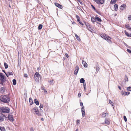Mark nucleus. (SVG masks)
<instances>
[{
  "mask_svg": "<svg viewBox=\"0 0 131 131\" xmlns=\"http://www.w3.org/2000/svg\"><path fill=\"white\" fill-rule=\"evenodd\" d=\"M0 100L4 103H9L10 101V98L8 95H2L0 96Z\"/></svg>",
  "mask_w": 131,
  "mask_h": 131,
  "instance_id": "obj_1",
  "label": "nucleus"
},
{
  "mask_svg": "<svg viewBox=\"0 0 131 131\" xmlns=\"http://www.w3.org/2000/svg\"><path fill=\"white\" fill-rule=\"evenodd\" d=\"M0 111L1 113H7L9 112L10 109L7 107H3L0 108Z\"/></svg>",
  "mask_w": 131,
  "mask_h": 131,
  "instance_id": "obj_2",
  "label": "nucleus"
},
{
  "mask_svg": "<svg viewBox=\"0 0 131 131\" xmlns=\"http://www.w3.org/2000/svg\"><path fill=\"white\" fill-rule=\"evenodd\" d=\"M0 80L1 82L0 83L3 84V83L5 81V80L3 74L2 73H0Z\"/></svg>",
  "mask_w": 131,
  "mask_h": 131,
  "instance_id": "obj_3",
  "label": "nucleus"
},
{
  "mask_svg": "<svg viewBox=\"0 0 131 131\" xmlns=\"http://www.w3.org/2000/svg\"><path fill=\"white\" fill-rule=\"evenodd\" d=\"M35 76H34L35 79V81L37 82H38L39 81V77L40 76L38 72H36L35 73Z\"/></svg>",
  "mask_w": 131,
  "mask_h": 131,
  "instance_id": "obj_4",
  "label": "nucleus"
},
{
  "mask_svg": "<svg viewBox=\"0 0 131 131\" xmlns=\"http://www.w3.org/2000/svg\"><path fill=\"white\" fill-rule=\"evenodd\" d=\"M32 112L34 114H38L39 113V111L38 108L36 107L33 108L32 110Z\"/></svg>",
  "mask_w": 131,
  "mask_h": 131,
  "instance_id": "obj_5",
  "label": "nucleus"
},
{
  "mask_svg": "<svg viewBox=\"0 0 131 131\" xmlns=\"http://www.w3.org/2000/svg\"><path fill=\"white\" fill-rule=\"evenodd\" d=\"M96 3L98 4H102L104 2V0H93Z\"/></svg>",
  "mask_w": 131,
  "mask_h": 131,
  "instance_id": "obj_6",
  "label": "nucleus"
},
{
  "mask_svg": "<svg viewBox=\"0 0 131 131\" xmlns=\"http://www.w3.org/2000/svg\"><path fill=\"white\" fill-rule=\"evenodd\" d=\"M81 110V112H82V117H83L85 116V115L84 107V106H82V107Z\"/></svg>",
  "mask_w": 131,
  "mask_h": 131,
  "instance_id": "obj_7",
  "label": "nucleus"
},
{
  "mask_svg": "<svg viewBox=\"0 0 131 131\" xmlns=\"http://www.w3.org/2000/svg\"><path fill=\"white\" fill-rule=\"evenodd\" d=\"M8 118L9 120L11 122H13L14 121V119L13 117V116L12 115H9L8 116Z\"/></svg>",
  "mask_w": 131,
  "mask_h": 131,
  "instance_id": "obj_8",
  "label": "nucleus"
},
{
  "mask_svg": "<svg viewBox=\"0 0 131 131\" xmlns=\"http://www.w3.org/2000/svg\"><path fill=\"white\" fill-rule=\"evenodd\" d=\"M79 67L78 66H76L75 67V69L74 72V74L77 75L79 71Z\"/></svg>",
  "mask_w": 131,
  "mask_h": 131,
  "instance_id": "obj_9",
  "label": "nucleus"
},
{
  "mask_svg": "<svg viewBox=\"0 0 131 131\" xmlns=\"http://www.w3.org/2000/svg\"><path fill=\"white\" fill-rule=\"evenodd\" d=\"M121 94L123 95H127L130 94V92H121Z\"/></svg>",
  "mask_w": 131,
  "mask_h": 131,
  "instance_id": "obj_10",
  "label": "nucleus"
},
{
  "mask_svg": "<svg viewBox=\"0 0 131 131\" xmlns=\"http://www.w3.org/2000/svg\"><path fill=\"white\" fill-rule=\"evenodd\" d=\"M82 63L83 65L85 68H87L88 67V65L86 62L84 60H82Z\"/></svg>",
  "mask_w": 131,
  "mask_h": 131,
  "instance_id": "obj_11",
  "label": "nucleus"
},
{
  "mask_svg": "<svg viewBox=\"0 0 131 131\" xmlns=\"http://www.w3.org/2000/svg\"><path fill=\"white\" fill-rule=\"evenodd\" d=\"M55 5L57 7L60 8L62 9V6L57 3H55Z\"/></svg>",
  "mask_w": 131,
  "mask_h": 131,
  "instance_id": "obj_12",
  "label": "nucleus"
},
{
  "mask_svg": "<svg viewBox=\"0 0 131 131\" xmlns=\"http://www.w3.org/2000/svg\"><path fill=\"white\" fill-rule=\"evenodd\" d=\"M5 74L7 77L9 75H13V73L12 72H8L7 73H5Z\"/></svg>",
  "mask_w": 131,
  "mask_h": 131,
  "instance_id": "obj_13",
  "label": "nucleus"
},
{
  "mask_svg": "<svg viewBox=\"0 0 131 131\" xmlns=\"http://www.w3.org/2000/svg\"><path fill=\"white\" fill-rule=\"evenodd\" d=\"M103 38L106 40L108 42L111 43V41L110 39L107 37H103Z\"/></svg>",
  "mask_w": 131,
  "mask_h": 131,
  "instance_id": "obj_14",
  "label": "nucleus"
},
{
  "mask_svg": "<svg viewBox=\"0 0 131 131\" xmlns=\"http://www.w3.org/2000/svg\"><path fill=\"white\" fill-rule=\"evenodd\" d=\"M105 123L107 125L109 124L110 123V120L108 119H105Z\"/></svg>",
  "mask_w": 131,
  "mask_h": 131,
  "instance_id": "obj_15",
  "label": "nucleus"
},
{
  "mask_svg": "<svg viewBox=\"0 0 131 131\" xmlns=\"http://www.w3.org/2000/svg\"><path fill=\"white\" fill-rule=\"evenodd\" d=\"M2 116H0V122H2L4 120V117L5 116L4 115L2 114Z\"/></svg>",
  "mask_w": 131,
  "mask_h": 131,
  "instance_id": "obj_16",
  "label": "nucleus"
},
{
  "mask_svg": "<svg viewBox=\"0 0 131 131\" xmlns=\"http://www.w3.org/2000/svg\"><path fill=\"white\" fill-rule=\"evenodd\" d=\"M95 18L99 22H101L102 21V20L101 19L99 18L98 17H97V16L95 17Z\"/></svg>",
  "mask_w": 131,
  "mask_h": 131,
  "instance_id": "obj_17",
  "label": "nucleus"
},
{
  "mask_svg": "<svg viewBox=\"0 0 131 131\" xmlns=\"http://www.w3.org/2000/svg\"><path fill=\"white\" fill-rule=\"evenodd\" d=\"M117 1V0H112L111 1L110 4H115Z\"/></svg>",
  "mask_w": 131,
  "mask_h": 131,
  "instance_id": "obj_18",
  "label": "nucleus"
},
{
  "mask_svg": "<svg viewBox=\"0 0 131 131\" xmlns=\"http://www.w3.org/2000/svg\"><path fill=\"white\" fill-rule=\"evenodd\" d=\"M34 102L35 104L37 105H39V102L37 101L36 99H35L34 100Z\"/></svg>",
  "mask_w": 131,
  "mask_h": 131,
  "instance_id": "obj_19",
  "label": "nucleus"
},
{
  "mask_svg": "<svg viewBox=\"0 0 131 131\" xmlns=\"http://www.w3.org/2000/svg\"><path fill=\"white\" fill-rule=\"evenodd\" d=\"M29 102L30 104L31 105H32L33 104V102L31 98L30 97L29 98Z\"/></svg>",
  "mask_w": 131,
  "mask_h": 131,
  "instance_id": "obj_20",
  "label": "nucleus"
},
{
  "mask_svg": "<svg viewBox=\"0 0 131 131\" xmlns=\"http://www.w3.org/2000/svg\"><path fill=\"white\" fill-rule=\"evenodd\" d=\"M126 6V5L125 4H123L121 6V9L122 10H123L124 9V8Z\"/></svg>",
  "mask_w": 131,
  "mask_h": 131,
  "instance_id": "obj_21",
  "label": "nucleus"
},
{
  "mask_svg": "<svg viewBox=\"0 0 131 131\" xmlns=\"http://www.w3.org/2000/svg\"><path fill=\"white\" fill-rule=\"evenodd\" d=\"M114 10L115 11H116L117 10L118 8V5L117 4H115L114 5Z\"/></svg>",
  "mask_w": 131,
  "mask_h": 131,
  "instance_id": "obj_22",
  "label": "nucleus"
},
{
  "mask_svg": "<svg viewBox=\"0 0 131 131\" xmlns=\"http://www.w3.org/2000/svg\"><path fill=\"white\" fill-rule=\"evenodd\" d=\"M108 115L107 113H103L102 115V116L103 117H105L106 116Z\"/></svg>",
  "mask_w": 131,
  "mask_h": 131,
  "instance_id": "obj_23",
  "label": "nucleus"
},
{
  "mask_svg": "<svg viewBox=\"0 0 131 131\" xmlns=\"http://www.w3.org/2000/svg\"><path fill=\"white\" fill-rule=\"evenodd\" d=\"M0 129L1 131H5V129L3 127H0Z\"/></svg>",
  "mask_w": 131,
  "mask_h": 131,
  "instance_id": "obj_24",
  "label": "nucleus"
},
{
  "mask_svg": "<svg viewBox=\"0 0 131 131\" xmlns=\"http://www.w3.org/2000/svg\"><path fill=\"white\" fill-rule=\"evenodd\" d=\"M75 35L77 39L79 41L80 40V39L79 37L76 34H75Z\"/></svg>",
  "mask_w": 131,
  "mask_h": 131,
  "instance_id": "obj_25",
  "label": "nucleus"
},
{
  "mask_svg": "<svg viewBox=\"0 0 131 131\" xmlns=\"http://www.w3.org/2000/svg\"><path fill=\"white\" fill-rule=\"evenodd\" d=\"M91 21L93 22H95L96 21V19L95 18V17H92L91 18Z\"/></svg>",
  "mask_w": 131,
  "mask_h": 131,
  "instance_id": "obj_26",
  "label": "nucleus"
},
{
  "mask_svg": "<svg viewBox=\"0 0 131 131\" xmlns=\"http://www.w3.org/2000/svg\"><path fill=\"white\" fill-rule=\"evenodd\" d=\"M85 81L83 78H81L80 80V82L81 83H83Z\"/></svg>",
  "mask_w": 131,
  "mask_h": 131,
  "instance_id": "obj_27",
  "label": "nucleus"
},
{
  "mask_svg": "<svg viewBox=\"0 0 131 131\" xmlns=\"http://www.w3.org/2000/svg\"><path fill=\"white\" fill-rule=\"evenodd\" d=\"M13 84L14 85H15L16 83V80L14 79L13 80Z\"/></svg>",
  "mask_w": 131,
  "mask_h": 131,
  "instance_id": "obj_28",
  "label": "nucleus"
},
{
  "mask_svg": "<svg viewBox=\"0 0 131 131\" xmlns=\"http://www.w3.org/2000/svg\"><path fill=\"white\" fill-rule=\"evenodd\" d=\"M125 33V34L128 37H129V34L128 32H127L126 30H125L124 31Z\"/></svg>",
  "mask_w": 131,
  "mask_h": 131,
  "instance_id": "obj_29",
  "label": "nucleus"
},
{
  "mask_svg": "<svg viewBox=\"0 0 131 131\" xmlns=\"http://www.w3.org/2000/svg\"><path fill=\"white\" fill-rule=\"evenodd\" d=\"M4 64L5 68L6 69H7L8 68V64L6 63H5V62L4 63Z\"/></svg>",
  "mask_w": 131,
  "mask_h": 131,
  "instance_id": "obj_30",
  "label": "nucleus"
},
{
  "mask_svg": "<svg viewBox=\"0 0 131 131\" xmlns=\"http://www.w3.org/2000/svg\"><path fill=\"white\" fill-rule=\"evenodd\" d=\"M76 17L77 19V20L79 22L80 21V18L78 16V15H76Z\"/></svg>",
  "mask_w": 131,
  "mask_h": 131,
  "instance_id": "obj_31",
  "label": "nucleus"
},
{
  "mask_svg": "<svg viewBox=\"0 0 131 131\" xmlns=\"http://www.w3.org/2000/svg\"><path fill=\"white\" fill-rule=\"evenodd\" d=\"M42 25H41V24L38 27V29L40 30L41 29H42Z\"/></svg>",
  "mask_w": 131,
  "mask_h": 131,
  "instance_id": "obj_32",
  "label": "nucleus"
},
{
  "mask_svg": "<svg viewBox=\"0 0 131 131\" xmlns=\"http://www.w3.org/2000/svg\"><path fill=\"white\" fill-rule=\"evenodd\" d=\"M127 91H131V87L130 86L127 87Z\"/></svg>",
  "mask_w": 131,
  "mask_h": 131,
  "instance_id": "obj_33",
  "label": "nucleus"
},
{
  "mask_svg": "<svg viewBox=\"0 0 131 131\" xmlns=\"http://www.w3.org/2000/svg\"><path fill=\"white\" fill-rule=\"evenodd\" d=\"M125 81L128 82V79L127 77L126 76H125Z\"/></svg>",
  "mask_w": 131,
  "mask_h": 131,
  "instance_id": "obj_34",
  "label": "nucleus"
},
{
  "mask_svg": "<svg viewBox=\"0 0 131 131\" xmlns=\"http://www.w3.org/2000/svg\"><path fill=\"white\" fill-rule=\"evenodd\" d=\"M80 120L78 119L77 120V125H79L80 124Z\"/></svg>",
  "mask_w": 131,
  "mask_h": 131,
  "instance_id": "obj_35",
  "label": "nucleus"
},
{
  "mask_svg": "<svg viewBox=\"0 0 131 131\" xmlns=\"http://www.w3.org/2000/svg\"><path fill=\"white\" fill-rule=\"evenodd\" d=\"M1 91H2L3 92H4L5 91V89L4 88L2 87L1 88Z\"/></svg>",
  "mask_w": 131,
  "mask_h": 131,
  "instance_id": "obj_36",
  "label": "nucleus"
},
{
  "mask_svg": "<svg viewBox=\"0 0 131 131\" xmlns=\"http://www.w3.org/2000/svg\"><path fill=\"white\" fill-rule=\"evenodd\" d=\"M39 107L41 110V108H43V105L40 104L39 106Z\"/></svg>",
  "mask_w": 131,
  "mask_h": 131,
  "instance_id": "obj_37",
  "label": "nucleus"
},
{
  "mask_svg": "<svg viewBox=\"0 0 131 131\" xmlns=\"http://www.w3.org/2000/svg\"><path fill=\"white\" fill-rule=\"evenodd\" d=\"M125 27L126 28H128H128H129V25L128 24H127V25H125Z\"/></svg>",
  "mask_w": 131,
  "mask_h": 131,
  "instance_id": "obj_38",
  "label": "nucleus"
},
{
  "mask_svg": "<svg viewBox=\"0 0 131 131\" xmlns=\"http://www.w3.org/2000/svg\"><path fill=\"white\" fill-rule=\"evenodd\" d=\"M124 119L125 122H126L127 121V119L126 118V117L125 116H124Z\"/></svg>",
  "mask_w": 131,
  "mask_h": 131,
  "instance_id": "obj_39",
  "label": "nucleus"
},
{
  "mask_svg": "<svg viewBox=\"0 0 131 131\" xmlns=\"http://www.w3.org/2000/svg\"><path fill=\"white\" fill-rule=\"evenodd\" d=\"M96 70L97 71H98L100 69V68H99L98 67H96Z\"/></svg>",
  "mask_w": 131,
  "mask_h": 131,
  "instance_id": "obj_40",
  "label": "nucleus"
},
{
  "mask_svg": "<svg viewBox=\"0 0 131 131\" xmlns=\"http://www.w3.org/2000/svg\"><path fill=\"white\" fill-rule=\"evenodd\" d=\"M83 86H84V90H85L86 89L85 88H86V84L83 83Z\"/></svg>",
  "mask_w": 131,
  "mask_h": 131,
  "instance_id": "obj_41",
  "label": "nucleus"
},
{
  "mask_svg": "<svg viewBox=\"0 0 131 131\" xmlns=\"http://www.w3.org/2000/svg\"><path fill=\"white\" fill-rule=\"evenodd\" d=\"M42 90H44V92L46 93H47V91H46V90L44 89H42Z\"/></svg>",
  "mask_w": 131,
  "mask_h": 131,
  "instance_id": "obj_42",
  "label": "nucleus"
},
{
  "mask_svg": "<svg viewBox=\"0 0 131 131\" xmlns=\"http://www.w3.org/2000/svg\"><path fill=\"white\" fill-rule=\"evenodd\" d=\"M24 76L25 78H27L28 77V75L26 74H24Z\"/></svg>",
  "mask_w": 131,
  "mask_h": 131,
  "instance_id": "obj_43",
  "label": "nucleus"
},
{
  "mask_svg": "<svg viewBox=\"0 0 131 131\" xmlns=\"http://www.w3.org/2000/svg\"><path fill=\"white\" fill-rule=\"evenodd\" d=\"M109 101L110 104H111L112 105V103H113V102L110 100H109Z\"/></svg>",
  "mask_w": 131,
  "mask_h": 131,
  "instance_id": "obj_44",
  "label": "nucleus"
},
{
  "mask_svg": "<svg viewBox=\"0 0 131 131\" xmlns=\"http://www.w3.org/2000/svg\"><path fill=\"white\" fill-rule=\"evenodd\" d=\"M80 106H82H82H83V103H82V102H80Z\"/></svg>",
  "mask_w": 131,
  "mask_h": 131,
  "instance_id": "obj_45",
  "label": "nucleus"
},
{
  "mask_svg": "<svg viewBox=\"0 0 131 131\" xmlns=\"http://www.w3.org/2000/svg\"><path fill=\"white\" fill-rule=\"evenodd\" d=\"M91 6H92V8L94 10H96V9H95V7H94V6H93V5H91Z\"/></svg>",
  "mask_w": 131,
  "mask_h": 131,
  "instance_id": "obj_46",
  "label": "nucleus"
},
{
  "mask_svg": "<svg viewBox=\"0 0 131 131\" xmlns=\"http://www.w3.org/2000/svg\"><path fill=\"white\" fill-rule=\"evenodd\" d=\"M127 51L128 52H129L130 53H131V50H130L128 49H127Z\"/></svg>",
  "mask_w": 131,
  "mask_h": 131,
  "instance_id": "obj_47",
  "label": "nucleus"
},
{
  "mask_svg": "<svg viewBox=\"0 0 131 131\" xmlns=\"http://www.w3.org/2000/svg\"><path fill=\"white\" fill-rule=\"evenodd\" d=\"M65 55H66V57L67 58H68V57H69V55H68V54L67 53H66V54Z\"/></svg>",
  "mask_w": 131,
  "mask_h": 131,
  "instance_id": "obj_48",
  "label": "nucleus"
},
{
  "mask_svg": "<svg viewBox=\"0 0 131 131\" xmlns=\"http://www.w3.org/2000/svg\"><path fill=\"white\" fill-rule=\"evenodd\" d=\"M78 96L79 97H80L81 96V94L80 93H79L78 94Z\"/></svg>",
  "mask_w": 131,
  "mask_h": 131,
  "instance_id": "obj_49",
  "label": "nucleus"
},
{
  "mask_svg": "<svg viewBox=\"0 0 131 131\" xmlns=\"http://www.w3.org/2000/svg\"><path fill=\"white\" fill-rule=\"evenodd\" d=\"M118 88L120 90H121V87L119 86H118Z\"/></svg>",
  "mask_w": 131,
  "mask_h": 131,
  "instance_id": "obj_50",
  "label": "nucleus"
},
{
  "mask_svg": "<svg viewBox=\"0 0 131 131\" xmlns=\"http://www.w3.org/2000/svg\"><path fill=\"white\" fill-rule=\"evenodd\" d=\"M79 23H80V24H81L82 25H83V23H82V22H80V21H79Z\"/></svg>",
  "mask_w": 131,
  "mask_h": 131,
  "instance_id": "obj_51",
  "label": "nucleus"
},
{
  "mask_svg": "<svg viewBox=\"0 0 131 131\" xmlns=\"http://www.w3.org/2000/svg\"><path fill=\"white\" fill-rule=\"evenodd\" d=\"M101 36L103 38V37H106V36H104V35H102V36Z\"/></svg>",
  "mask_w": 131,
  "mask_h": 131,
  "instance_id": "obj_52",
  "label": "nucleus"
},
{
  "mask_svg": "<svg viewBox=\"0 0 131 131\" xmlns=\"http://www.w3.org/2000/svg\"><path fill=\"white\" fill-rule=\"evenodd\" d=\"M53 82V80H52V81H50L49 82H51V83H52Z\"/></svg>",
  "mask_w": 131,
  "mask_h": 131,
  "instance_id": "obj_53",
  "label": "nucleus"
},
{
  "mask_svg": "<svg viewBox=\"0 0 131 131\" xmlns=\"http://www.w3.org/2000/svg\"><path fill=\"white\" fill-rule=\"evenodd\" d=\"M128 30H130V31H131V28H128Z\"/></svg>",
  "mask_w": 131,
  "mask_h": 131,
  "instance_id": "obj_54",
  "label": "nucleus"
},
{
  "mask_svg": "<svg viewBox=\"0 0 131 131\" xmlns=\"http://www.w3.org/2000/svg\"><path fill=\"white\" fill-rule=\"evenodd\" d=\"M41 120L42 121H43L44 119L43 118H41Z\"/></svg>",
  "mask_w": 131,
  "mask_h": 131,
  "instance_id": "obj_55",
  "label": "nucleus"
},
{
  "mask_svg": "<svg viewBox=\"0 0 131 131\" xmlns=\"http://www.w3.org/2000/svg\"><path fill=\"white\" fill-rule=\"evenodd\" d=\"M72 24H74L75 23V22H72Z\"/></svg>",
  "mask_w": 131,
  "mask_h": 131,
  "instance_id": "obj_56",
  "label": "nucleus"
},
{
  "mask_svg": "<svg viewBox=\"0 0 131 131\" xmlns=\"http://www.w3.org/2000/svg\"><path fill=\"white\" fill-rule=\"evenodd\" d=\"M3 72L5 73H5H6L5 72V71L4 70H3Z\"/></svg>",
  "mask_w": 131,
  "mask_h": 131,
  "instance_id": "obj_57",
  "label": "nucleus"
},
{
  "mask_svg": "<svg viewBox=\"0 0 131 131\" xmlns=\"http://www.w3.org/2000/svg\"><path fill=\"white\" fill-rule=\"evenodd\" d=\"M37 70H39V67H38L37 68Z\"/></svg>",
  "mask_w": 131,
  "mask_h": 131,
  "instance_id": "obj_58",
  "label": "nucleus"
},
{
  "mask_svg": "<svg viewBox=\"0 0 131 131\" xmlns=\"http://www.w3.org/2000/svg\"><path fill=\"white\" fill-rule=\"evenodd\" d=\"M75 131H78V129H77L76 130H75Z\"/></svg>",
  "mask_w": 131,
  "mask_h": 131,
  "instance_id": "obj_59",
  "label": "nucleus"
},
{
  "mask_svg": "<svg viewBox=\"0 0 131 131\" xmlns=\"http://www.w3.org/2000/svg\"><path fill=\"white\" fill-rule=\"evenodd\" d=\"M129 37H131V34H129Z\"/></svg>",
  "mask_w": 131,
  "mask_h": 131,
  "instance_id": "obj_60",
  "label": "nucleus"
},
{
  "mask_svg": "<svg viewBox=\"0 0 131 131\" xmlns=\"http://www.w3.org/2000/svg\"><path fill=\"white\" fill-rule=\"evenodd\" d=\"M105 124V123H102V124Z\"/></svg>",
  "mask_w": 131,
  "mask_h": 131,
  "instance_id": "obj_61",
  "label": "nucleus"
},
{
  "mask_svg": "<svg viewBox=\"0 0 131 131\" xmlns=\"http://www.w3.org/2000/svg\"><path fill=\"white\" fill-rule=\"evenodd\" d=\"M31 131H34L33 130H31Z\"/></svg>",
  "mask_w": 131,
  "mask_h": 131,
  "instance_id": "obj_62",
  "label": "nucleus"
}]
</instances>
